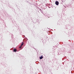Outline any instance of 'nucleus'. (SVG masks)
Listing matches in <instances>:
<instances>
[{
	"label": "nucleus",
	"instance_id": "f257e3e1",
	"mask_svg": "<svg viewBox=\"0 0 74 74\" xmlns=\"http://www.w3.org/2000/svg\"><path fill=\"white\" fill-rule=\"evenodd\" d=\"M55 4L57 5H59V2L58 1H56L55 2Z\"/></svg>",
	"mask_w": 74,
	"mask_h": 74
},
{
	"label": "nucleus",
	"instance_id": "39448f33",
	"mask_svg": "<svg viewBox=\"0 0 74 74\" xmlns=\"http://www.w3.org/2000/svg\"><path fill=\"white\" fill-rule=\"evenodd\" d=\"M22 46H21L20 47H19V48H22Z\"/></svg>",
	"mask_w": 74,
	"mask_h": 74
},
{
	"label": "nucleus",
	"instance_id": "f03ea898",
	"mask_svg": "<svg viewBox=\"0 0 74 74\" xmlns=\"http://www.w3.org/2000/svg\"><path fill=\"white\" fill-rule=\"evenodd\" d=\"M40 59H42L43 58V57H42V55L41 56L40 58H39Z\"/></svg>",
	"mask_w": 74,
	"mask_h": 74
},
{
	"label": "nucleus",
	"instance_id": "7ed1b4c3",
	"mask_svg": "<svg viewBox=\"0 0 74 74\" xmlns=\"http://www.w3.org/2000/svg\"><path fill=\"white\" fill-rule=\"evenodd\" d=\"M14 52H16V49H14Z\"/></svg>",
	"mask_w": 74,
	"mask_h": 74
},
{
	"label": "nucleus",
	"instance_id": "20e7f679",
	"mask_svg": "<svg viewBox=\"0 0 74 74\" xmlns=\"http://www.w3.org/2000/svg\"><path fill=\"white\" fill-rule=\"evenodd\" d=\"M22 45H23V42L22 43V44H21V46H22Z\"/></svg>",
	"mask_w": 74,
	"mask_h": 74
}]
</instances>
